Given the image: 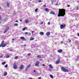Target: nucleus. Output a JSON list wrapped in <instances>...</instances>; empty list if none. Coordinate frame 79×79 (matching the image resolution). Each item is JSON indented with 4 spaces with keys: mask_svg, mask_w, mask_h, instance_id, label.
Returning <instances> with one entry per match:
<instances>
[{
    "mask_svg": "<svg viewBox=\"0 0 79 79\" xmlns=\"http://www.w3.org/2000/svg\"><path fill=\"white\" fill-rule=\"evenodd\" d=\"M65 10L64 9H59V14L58 15V17H60V16H64L65 15H66V13L65 12Z\"/></svg>",
    "mask_w": 79,
    "mask_h": 79,
    "instance_id": "f257e3e1",
    "label": "nucleus"
},
{
    "mask_svg": "<svg viewBox=\"0 0 79 79\" xmlns=\"http://www.w3.org/2000/svg\"><path fill=\"white\" fill-rule=\"evenodd\" d=\"M61 69L62 71L63 72H68V70L66 69L64 67H62L61 68Z\"/></svg>",
    "mask_w": 79,
    "mask_h": 79,
    "instance_id": "f03ea898",
    "label": "nucleus"
},
{
    "mask_svg": "<svg viewBox=\"0 0 79 79\" xmlns=\"http://www.w3.org/2000/svg\"><path fill=\"white\" fill-rule=\"evenodd\" d=\"M13 68L14 69H18V67L17 66V65H16V64L15 63H14V64Z\"/></svg>",
    "mask_w": 79,
    "mask_h": 79,
    "instance_id": "7ed1b4c3",
    "label": "nucleus"
},
{
    "mask_svg": "<svg viewBox=\"0 0 79 79\" xmlns=\"http://www.w3.org/2000/svg\"><path fill=\"white\" fill-rule=\"evenodd\" d=\"M65 27V25H63L62 24L60 26V28L61 29H63V28H64Z\"/></svg>",
    "mask_w": 79,
    "mask_h": 79,
    "instance_id": "20e7f679",
    "label": "nucleus"
},
{
    "mask_svg": "<svg viewBox=\"0 0 79 79\" xmlns=\"http://www.w3.org/2000/svg\"><path fill=\"white\" fill-rule=\"evenodd\" d=\"M60 58L59 59V58L58 60L56 62V64H59V63H60Z\"/></svg>",
    "mask_w": 79,
    "mask_h": 79,
    "instance_id": "39448f33",
    "label": "nucleus"
},
{
    "mask_svg": "<svg viewBox=\"0 0 79 79\" xmlns=\"http://www.w3.org/2000/svg\"><path fill=\"white\" fill-rule=\"evenodd\" d=\"M30 67H31V64H29L27 66V67L25 69V70L27 71V69H28V68H30Z\"/></svg>",
    "mask_w": 79,
    "mask_h": 79,
    "instance_id": "423d86ee",
    "label": "nucleus"
},
{
    "mask_svg": "<svg viewBox=\"0 0 79 79\" xmlns=\"http://www.w3.org/2000/svg\"><path fill=\"white\" fill-rule=\"evenodd\" d=\"M39 61H37L35 64V65L38 66H39Z\"/></svg>",
    "mask_w": 79,
    "mask_h": 79,
    "instance_id": "0eeeda50",
    "label": "nucleus"
},
{
    "mask_svg": "<svg viewBox=\"0 0 79 79\" xmlns=\"http://www.w3.org/2000/svg\"><path fill=\"white\" fill-rule=\"evenodd\" d=\"M8 30H9V28H7L6 29V30L4 31V33H6V32H7V31H8Z\"/></svg>",
    "mask_w": 79,
    "mask_h": 79,
    "instance_id": "6e6552de",
    "label": "nucleus"
},
{
    "mask_svg": "<svg viewBox=\"0 0 79 79\" xmlns=\"http://www.w3.org/2000/svg\"><path fill=\"white\" fill-rule=\"evenodd\" d=\"M21 39H22V40H25L26 39L24 38V37H20Z\"/></svg>",
    "mask_w": 79,
    "mask_h": 79,
    "instance_id": "1a4fd4ad",
    "label": "nucleus"
},
{
    "mask_svg": "<svg viewBox=\"0 0 79 79\" xmlns=\"http://www.w3.org/2000/svg\"><path fill=\"white\" fill-rule=\"evenodd\" d=\"M62 52H63V50H62V49H60L59 50H58V53H62Z\"/></svg>",
    "mask_w": 79,
    "mask_h": 79,
    "instance_id": "9d476101",
    "label": "nucleus"
},
{
    "mask_svg": "<svg viewBox=\"0 0 79 79\" xmlns=\"http://www.w3.org/2000/svg\"><path fill=\"white\" fill-rule=\"evenodd\" d=\"M50 14H51V15H55V13H54V12L53 11L50 12Z\"/></svg>",
    "mask_w": 79,
    "mask_h": 79,
    "instance_id": "9b49d317",
    "label": "nucleus"
},
{
    "mask_svg": "<svg viewBox=\"0 0 79 79\" xmlns=\"http://www.w3.org/2000/svg\"><path fill=\"white\" fill-rule=\"evenodd\" d=\"M50 34V33L49 32H47L46 34V35H47V36H48V35H49Z\"/></svg>",
    "mask_w": 79,
    "mask_h": 79,
    "instance_id": "f8f14e48",
    "label": "nucleus"
},
{
    "mask_svg": "<svg viewBox=\"0 0 79 79\" xmlns=\"http://www.w3.org/2000/svg\"><path fill=\"white\" fill-rule=\"evenodd\" d=\"M23 68H24V66H23V65H21L20 67V69H23Z\"/></svg>",
    "mask_w": 79,
    "mask_h": 79,
    "instance_id": "ddd939ff",
    "label": "nucleus"
},
{
    "mask_svg": "<svg viewBox=\"0 0 79 79\" xmlns=\"http://www.w3.org/2000/svg\"><path fill=\"white\" fill-rule=\"evenodd\" d=\"M4 76H6V75H7V72H5L4 73Z\"/></svg>",
    "mask_w": 79,
    "mask_h": 79,
    "instance_id": "4468645a",
    "label": "nucleus"
},
{
    "mask_svg": "<svg viewBox=\"0 0 79 79\" xmlns=\"http://www.w3.org/2000/svg\"><path fill=\"white\" fill-rule=\"evenodd\" d=\"M40 35H44V33L43 32H40Z\"/></svg>",
    "mask_w": 79,
    "mask_h": 79,
    "instance_id": "2eb2a0df",
    "label": "nucleus"
},
{
    "mask_svg": "<svg viewBox=\"0 0 79 79\" xmlns=\"http://www.w3.org/2000/svg\"><path fill=\"white\" fill-rule=\"evenodd\" d=\"M55 1H56L55 0H52V4H53L54 2H55Z\"/></svg>",
    "mask_w": 79,
    "mask_h": 79,
    "instance_id": "dca6fc26",
    "label": "nucleus"
},
{
    "mask_svg": "<svg viewBox=\"0 0 79 79\" xmlns=\"http://www.w3.org/2000/svg\"><path fill=\"white\" fill-rule=\"evenodd\" d=\"M49 66L50 67V68L51 69H53V66H52V65L51 64H49Z\"/></svg>",
    "mask_w": 79,
    "mask_h": 79,
    "instance_id": "f3484780",
    "label": "nucleus"
},
{
    "mask_svg": "<svg viewBox=\"0 0 79 79\" xmlns=\"http://www.w3.org/2000/svg\"><path fill=\"white\" fill-rule=\"evenodd\" d=\"M9 57H10V55H7L6 56V58H9Z\"/></svg>",
    "mask_w": 79,
    "mask_h": 79,
    "instance_id": "a211bd4d",
    "label": "nucleus"
},
{
    "mask_svg": "<svg viewBox=\"0 0 79 79\" xmlns=\"http://www.w3.org/2000/svg\"><path fill=\"white\" fill-rule=\"evenodd\" d=\"M5 46H6V44H2V47H5Z\"/></svg>",
    "mask_w": 79,
    "mask_h": 79,
    "instance_id": "6ab92c4d",
    "label": "nucleus"
},
{
    "mask_svg": "<svg viewBox=\"0 0 79 79\" xmlns=\"http://www.w3.org/2000/svg\"><path fill=\"white\" fill-rule=\"evenodd\" d=\"M37 57L38 58H41V56L40 55H38L37 56Z\"/></svg>",
    "mask_w": 79,
    "mask_h": 79,
    "instance_id": "aec40b11",
    "label": "nucleus"
},
{
    "mask_svg": "<svg viewBox=\"0 0 79 79\" xmlns=\"http://www.w3.org/2000/svg\"><path fill=\"white\" fill-rule=\"evenodd\" d=\"M45 11H49V10H48V8H46L45 9Z\"/></svg>",
    "mask_w": 79,
    "mask_h": 79,
    "instance_id": "412c9836",
    "label": "nucleus"
},
{
    "mask_svg": "<svg viewBox=\"0 0 79 79\" xmlns=\"http://www.w3.org/2000/svg\"><path fill=\"white\" fill-rule=\"evenodd\" d=\"M34 38H31L30 39V40H34Z\"/></svg>",
    "mask_w": 79,
    "mask_h": 79,
    "instance_id": "4be33fe9",
    "label": "nucleus"
},
{
    "mask_svg": "<svg viewBox=\"0 0 79 79\" xmlns=\"http://www.w3.org/2000/svg\"><path fill=\"white\" fill-rule=\"evenodd\" d=\"M28 22H29V20H25V23H27Z\"/></svg>",
    "mask_w": 79,
    "mask_h": 79,
    "instance_id": "5701e85b",
    "label": "nucleus"
},
{
    "mask_svg": "<svg viewBox=\"0 0 79 79\" xmlns=\"http://www.w3.org/2000/svg\"><path fill=\"white\" fill-rule=\"evenodd\" d=\"M26 29H27V28H23V31H25V30H26Z\"/></svg>",
    "mask_w": 79,
    "mask_h": 79,
    "instance_id": "b1692460",
    "label": "nucleus"
},
{
    "mask_svg": "<svg viewBox=\"0 0 79 79\" xmlns=\"http://www.w3.org/2000/svg\"><path fill=\"white\" fill-rule=\"evenodd\" d=\"M50 76L51 77V78H53V75H50Z\"/></svg>",
    "mask_w": 79,
    "mask_h": 79,
    "instance_id": "393cba45",
    "label": "nucleus"
},
{
    "mask_svg": "<svg viewBox=\"0 0 79 79\" xmlns=\"http://www.w3.org/2000/svg\"><path fill=\"white\" fill-rule=\"evenodd\" d=\"M6 63V62H4L2 63V64L3 65H4V64H5Z\"/></svg>",
    "mask_w": 79,
    "mask_h": 79,
    "instance_id": "a878e982",
    "label": "nucleus"
},
{
    "mask_svg": "<svg viewBox=\"0 0 79 79\" xmlns=\"http://www.w3.org/2000/svg\"><path fill=\"white\" fill-rule=\"evenodd\" d=\"M14 25L15 26H18V24L17 23H15L14 24Z\"/></svg>",
    "mask_w": 79,
    "mask_h": 79,
    "instance_id": "bb28decb",
    "label": "nucleus"
},
{
    "mask_svg": "<svg viewBox=\"0 0 79 79\" xmlns=\"http://www.w3.org/2000/svg\"><path fill=\"white\" fill-rule=\"evenodd\" d=\"M37 10H38V9H35V12H37Z\"/></svg>",
    "mask_w": 79,
    "mask_h": 79,
    "instance_id": "cd10ccee",
    "label": "nucleus"
},
{
    "mask_svg": "<svg viewBox=\"0 0 79 79\" xmlns=\"http://www.w3.org/2000/svg\"><path fill=\"white\" fill-rule=\"evenodd\" d=\"M4 43V41H2L1 43L2 45Z\"/></svg>",
    "mask_w": 79,
    "mask_h": 79,
    "instance_id": "c85d7f7f",
    "label": "nucleus"
},
{
    "mask_svg": "<svg viewBox=\"0 0 79 79\" xmlns=\"http://www.w3.org/2000/svg\"><path fill=\"white\" fill-rule=\"evenodd\" d=\"M18 57L16 56L15 57V59H18Z\"/></svg>",
    "mask_w": 79,
    "mask_h": 79,
    "instance_id": "c756f323",
    "label": "nucleus"
},
{
    "mask_svg": "<svg viewBox=\"0 0 79 79\" xmlns=\"http://www.w3.org/2000/svg\"><path fill=\"white\" fill-rule=\"evenodd\" d=\"M79 6H77V10H79Z\"/></svg>",
    "mask_w": 79,
    "mask_h": 79,
    "instance_id": "7c9ffc66",
    "label": "nucleus"
},
{
    "mask_svg": "<svg viewBox=\"0 0 79 79\" xmlns=\"http://www.w3.org/2000/svg\"><path fill=\"white\" fill-rule=\"evenodd\" d=\"M7 6H9V3H7Z\"/></svg>",
    "mask_w": 79,
    "mask_h": 79,
    "instance_id": "2f4dec72",
    "label": "nucleus"
},
{
    "mask_svg": "<svg viewBox=\"0 0 79 79\" xmlns=\"http://www.w3.org/2000/svg\"><path fill=\"white\" fill-rule=\"evenodd\" d=\"M7 67H8V64H6V65L5 66V68H7Z\"/></svg>",
    "mask_w": 79,
    "mask_h": 79,
    "instance_id": "473e14b6",
    "label": "nucleus"
},
{
    "mask_svg": "<svg viewBox=\"0 0 79 79\" xmlns=\"http://www.w3.org/2000/svg\"><path fill=\"white\" fill-rule=\"evenodd\" d=\"M75 10H71V11L72 12H74V11H75Z\"/></svg>",
    "mask_w": 79,
    "mask_h": 79,
    "instance_id": "72a5a7b5",
    "label": "nucleus"
},
{
    "mask_svg": "<svg viewBox=\"0 0 79 79\" xmlns=\"http://www.w3.org/2000/svg\"><path fill=\"white\" fill-rule=\"evenodd\" d=\"M69 6H70V5H67V7H69Z\"/></svg>",
    "mask_w": 79,
    "mask_h": 79,
    "instance_id": "f704fd0d",
    "label": "nucleus"
},
{
    "mask_svg": "<svg viewBox=\"0 0 79 79\" xmlns=\"http://www.w3.org/2000/svg\"><path fill=\"white\" fill-rule=\"evenodd\" d=\"M48 70L49 71H52V69H51V68H50Z\"/></svg>",
    "mask_w": 79,
    "mask_h": 79,
    "instance_id": "c9c22d12",
    "label": "nucleus"
},
{
    "mask_svg": "<svg viewBox=\"0 0 79 79\" xmlns=\"http://www.w3.org/2000/svg\"><path fill=\"white\" fill-rule=\"evenodd\" d=\"M28 56H31V53H29L28 54Z\"/></svg>",
    "mask_w": 79,
    "mask_h": 79,
    "instance_id": "e433bc0d",
    "label": "nucleus"
},
{
    "mask_svg": "<svg viewBox=\"0 0 79 79\" xmlns=\"http://www.w3.org/2000/svg\"><path fill=\"white\" fill-rule=\"evenodd\" d=\"M62 36H63L64 37V36H65V35L63 34L62 35Z\"/></svg>",
    "mask_w": 79,
    "mask_h": 79,
    "instance_id": "4c0bfd02",
    "label": "nucleus"
},
{
    "mask_svg": "<svg viewBox=\"0 0 79 79\" xmlns=\"http://www.w3.org/2000/svg\"><path fill=\"white\" fill-rule=\"evenodd\" d=\"M39 2H42V1L40 0L38 1Z\"/></svg>",
    "mask_w": 79,
    "mask_h": 79,
    "instance_id": "58836bf2",
    "label": "nucleus"
},
{
    "mask_svg": "<svg viewBox=\"0 0 79 79\" xmlns=\"http://www.w3.org/2000/svg\"><path fill=\"white\" fill-rule=\"evenodd\" d=\"M50 23L48 22V25H50Z\"/></svg>",
    "mask_w": 79,
    "mask_h": 79,
    "instance_id": "ea45409f",
    "label": "nucleus"
},
{
    "mask_svg": "<svg viewBox=\"0 0 79 79\" xmlns=\"http://www.w3.org/2000/svg\"><path fill=\"white\" fill-rule=\"evenodd\" d=\"M25 34H28V33L27 32H26L25 33Z\"/></svg>",
    "mask_w": 79,
    "mask_h": 79,
    "instance_id": "a19ab883",
    "label": "nucleus"
},
{
    "mask_svg": "<svg viewBox=\"0 0 79 79\" xmlns=\"http://www.w3.org/2000/svg\"><path fill=\"white\" fill-rule=\"evenodd\" d=\"M60 43H61V44H63V41H61V42H60Z\"/></svg>",
    "mask_w": 79,
    "mask_h": 79,
    "instance_id": "79ce46f5",
    "label": "nucleus"
},
{
    "mask_svg": "<svg viewBox=\"0 0 79 79\" xmlns=\"http://www.w3.org/2000/svg\"><path fill=\"white\" fill-rule=\"evenodd\" d=\"M2 47V44L0 45V47Z\"/></svg>",
    "mask_w": 79,
    "mask_h": 79,
    "instance_id": "37998d69",
    "label": "nucleus"
},
{
    "mask_svg": "<svg viewBox=\"0 0 79 79\" xmlns=\"http://www.w3.org/2000/svg\"><path fill=\"white\" fill-rule=\"evenodd\" d=\"M42 25L43 24V22H41L40 23Z\"/></svg>",
    "mask_w": 79,
    "mask_h": 79,
    "instance_id": "c03bdc74",
    "label": "nucleus"
},
{
    "mask_svg": "<svg viewBox=\"0 0 79 79\" xmlns=\"http://www.w3.org/2000/svg\"><path fill=\"white\" fill-rule=\"evenodd\" d=\"M69 42L70 43H71V40H69Z\"/></svg>",
    "mask_w": 79,
    "mask_h": 79,
    "instance_id": "a18cd8bd",
    "label": "nucleus"
},
{
    "mask_svg": "<svg viewBox=\"0 0 79 79\" xmlns=\"http://www.w3.org/2000/svg\"><path fill=\"white\" fill-rule=\"evenodd\" d=\"M28 34H29V35H31V34L30 33H29Z\"/></svg>",
    "mask_w": 79,
    "mask_h": 79,
    "instance_id": "49530a36",
    "label": "nucleus"
},
{
    "mask_svg": "<svg viewBox=\"0 0 79 79\" xmlns=\"http://www.w3.org/2000/svg\"><path fill=\"white\" fill-rule=\"evenodd\" d=\"M20 22H22V20L21 19H20Z\"/></svg>",
    "mask_w": 79,
    "mask_h": 79,
    "instance_id": "de8ad7c7",
    "label": "nucleus"
},
{
    "mask_svg": "<svg viewBox=\"0 0 79 79\" xmlns=\"http://www.w3.org/2000/svg\"><path fill=\"white\" fill-rule=\"evenodd\" d=\"M44 7H46V6L45 5H44Z\"/></svg>",
    "mask_w": 79,
    "mask_h": 79,
    "instance_id": "09e8293b",
    "label": "nucleus"
},
{
    "mask_svg": "<svg viewBox=\"0 0 79 79\" xmlns=\"http://www.w3.org/2000/svg\"><path fill=\"white\" fill-rule=\"evenodd\" d=\"M15 22H16V23H17V22H18V20H16L15 21Z\"/></svg>",
    "mask_w": 79,
    "mask_h": 79,
    "instance_id": "8fccbe9b",
    "label": "nucleus"
},
{
    "mask_svg": "<svg viewBox=\"0 0 79 79\" xmlns=\"http://www.w3.org/2000/svg\"><path fill=\"white\" fill-rule=\"evenodd\" d=\"M58 5V3H57L56 4V5Z\"/></svg>",
    "mask_w": 79,
    "mask_h": 79,
    "instance_id": "3c124183",
    "label": "nucleus"
},
{
    "mask_svg": "<svg viewBox=\"0 0 79 79\" xmlns=\"http://www.w3.org/2000/svg\"><path fill=\"white\" fill-rule=\"evenodd\" d=\"M10 52H13V50H11V49H10Z\"/></svg>",
    "mask_w": 79,
    "mask_h": 79,
    "instance_id": "603ef678",
    "label": "nucleus"
},
{
    "mask_svg": "<svg viewBox=\"0 0 79 79\" xmlns=\"http://www.w3.org/2000/svg\"><path fill=\"white\" fill-rule=\"evenodd\" d=\"M38 79H41V78H40V77H39Z\"/></svg>",
    "mask_w": 79,
    "mask_h": 79,
    "instance_id": "864d4df0",
    "label": "nucleus"
},
{
    "mask_svg": "<svg viewBox=\"0 0 79 79\" xmlns=\"http://www.w3.org/2000/svg\"><path fill=\"white\" fill-rule=\"evenodd\" d=\"M3 56H0V58H2Z\"/></svg>",
    "mask_w": 79,
    "mask_h": 79,
    "instance_id": "5fc2aeb1",
    "label": "nucleus"
},
{
    "mask_svg": "<svg viewBox=\"0 0 79 79\" xmlns=\"http://www.w3.org/2000/svg\"><path fill=\"white\" fill-rule=\"evenodd\" d=\"M2 18H1V16L0 15V19H1Z\"/></svg>",
    "mask_w": 79,
    "mask_h": 79,
    "instance_id": "6e6d98bb",
    "label": "nucleus"
},
{
    "mask_svg": "<svg viewBox=\"0 0 79 79\" xmlns=\"http://www.w3.org/2000/svg\"><path fill=\"white\" fill-rule=\"evenodd\" d=\"M15 40V39H12V40L13 41V40Z\"/></svg>",
    "mask_w": 79,
    "mask_h": 79,
    "instance_id": "4d7b16f0",
    "label": "nucleus"
},
{
    "mask_svg": "<svg viewBox=\"0 0 79 79\" xmlns=\"http://www.w3.org/2000/svg\"><path fill=\"white\" fill-rule=\"evenodd\" d=\"M33 32H34V31H32V33H33Z\"/></svg>",
    "mask_w": 79,
    "mask_h": 79,
    "instance_id": "13d9d810",
    "label": "nucleus"
},
{
    "mask_svg": "<svg viewBox=\"0 0 79 79\" xmlns=\"http://www.w3.org/2000/svg\"><path fill=\"white\" fill-rule=\"evenodd\" d=\"M43 66H45V64H43Z\"/></svg>",
    "mask_w": 79,
    "mask_h": 79,
    "instance_id": "bf43d9fd",
    "label": "nucleus"
},
{
    "mask_svg": "<svg viewBox=\"0 0 79 79\" xmlns=\"http://www.w3.org/2000/svg\"><path fill=\"white\" fill-rule=\"evenodd\" d=\"M77 3H79V1H78L77 2Z\"/></svg>",
    "mask_w": 79,
    "mask_h": 79,
    "instance_id": "052dcab7",
    "label": "nucleus"
},
{
    "mask_svg": "<svg viewBox=\"0 0 79 79\" xmlns=\"http://www.w3.org/2000/svg\"><path fill=\"white\" fill-rule=\"evenodd\" d=\"M78 36H79V33L78 34Z\"/></svg>",
    "mask_w": 79,
    "mask_h": 79,
    "instance_id": "680f3d73",
    "label": "nucleus"
},
{
    "mask_svg": "<svg viewBox=\"0 0 79 79\" xmlns=\"http://www.w3.org/2000/svg\"><path fill=\"white\" fill-rule=\"evenodd\" d=\"M34 72H35V70H34Z\"/></svg>",
    "mask_w": 79,
    "mask_h": 79,
    "instance_id": "e2e57ef3",
    "label": "nucleus"
},
{
    "mask_svg": "<svg viewBox=\"0 0 79 79\" xmlns=\"http://www.w3.org/2000/svg\"><path fill=\"white\" fill-rule=\"evenodd\" d=\"M2 24V23H1V22H0V24Z\"/></svg>",
    "mask_w": 79,
    "mask_h": 79,
    "instance_id": "0e129e2a",
    "label": "nucleus"
},
{
    "mask_svg": "<svg viewBox=\"0 0 79 79\" xmlns=\"http://www.w3.org/2000/svg\"><path fill=\"white\" fill-rule=\"evenodd\" d=\"M24 46H26V45L25 44V45H24Z\"/></svg>",
    "mask_w": 79,
    "mask_h": 79,
    "instance_id": "69168bd1",
    "label": "nucleus"
},
{
    "mask_svg": "<svg viewBox=\"0 0 79 79\" xmlns=\"http://www.w3.org/2000/svg\"><path fill=\"white\" fill-rule=\"evenodd\" d=\"M30 0V1H31V0Z\"/></svg>",
    "mask_w": 79,
    "mask_h": 79,
    "instance_id": "338daca9",
    "label": "nucleus"
},
{
    "mask_svg": "<svg viewBox=\"0 0 79 79\" xmlns=\"http://www.w3.org/2000/svg\"><path fill=\"white\" fill-rule=\"evenodd\" d=\"M44 24L45 25V23H44Z\"/></svg>",
    "mask_w": 79,
    "mask_h": 79,
    "instance_id": "774afa93",
    "label": "nucleus"
}]
</instances>
